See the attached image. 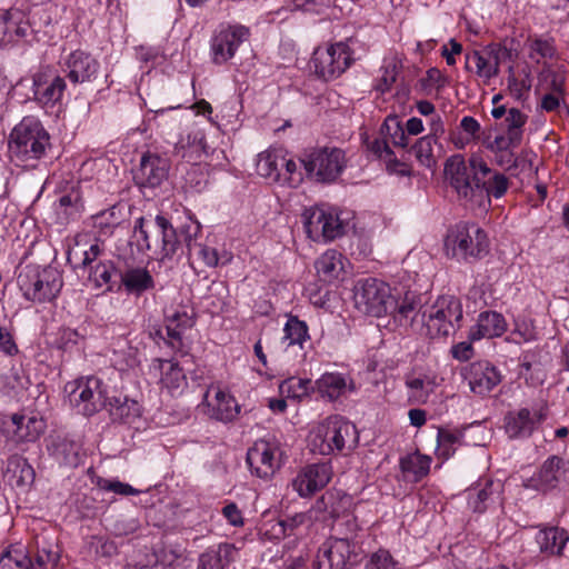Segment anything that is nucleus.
I'll return each mask as SVG.
<instances>
[{"label": "nucleus", "mask_w": 569, "mask_h": 569, "mask_svg": "<svg viewBox=\"0 0 569 569\" xmlns=\"http://www.w3.org/2000/svg\"><path fill=\"white\" fill-rule=\"evenodd\" d=\"M445 176L459 201L470 210L486 211L490 197L499 199L509 188L508 178L493 171L479 157L469 161L461 156L450 157L445 164Z\"/></svg>", "instance_id": "nucleus-1"}, {"label": "nucleus", "mask_w": 569, "mask_h": 569, "mask_svg": "<svg viewBox=\"0 0 569 569\" xmlns=\"http://www.w3.org/2000/svg\"><path fill=\"white\" fill-rule=\"evenodd\" d=\"M133 238L140 251L159 252L161 259L171 258L180 247L179 232L163 216L153 220L140 217L133 228Z\"/></svg>", "instance_id": "nucleus-2"}, {"label": "nucleus", "mask_w": 569, "mask_h": 569, "mask_svg": "<svg viewBox=\"0 0 569 569\" xmlns=\"http://www.w3.org/2000/svg\"><path fill=\"white\" fill-rule=\"evenodd\" d=\"M443 250L457 261L481 259L489 252V239L477 223L461 221L448 230Z\"/></svg>", "instance_id": "nucleus-3"}, {"label": "nucleus", "mask_w": 569, "mask_h": 569, "mask_svg": "<svg viewBox=\"0 0 569 569\" xmlns=\"http://www.w3.org/2000/svg\"><path fill=\"white\" fill-rule=\"evenodd\" d=\"M50 146V136L33 117L23 118L10 134L9 150L12 159L26 163L39 160Z\"/></svg>", "instance_id": "nucleus-4"}, {"label": "nucleus", "mask_w": 569, "mask_h": 569, "mask_svg": "<svg viewBox=\"0 0 569 569\" xmlns=\"http://www.w3.org/2000/svg\"><path fill=\"white\" fill-rule=\"evenodd\" d=\"M358 442L356 426L341 416H331L311 432V446L320 455H332L351 450Z\"/></svg>", "instance_id": "nucleus-5"}, {"label": "nucleus", "mask_w": 569, "mask_h": 569, "mask_svg": "<svg viewBox=\"0 0 569 569\" xmlns=\"http://www.w3.org/2000/svg\"><path fill=\"white\" fill-rule=\"evenodd\" d=\"M462 305L455 296H440L421 315L422 328L432 339L456 332L462 321Z\"/></svg>", "instance_id": "nucleus-6"}, {"label": "nucleus", "mask_w": 569, "mask_h": 569, "mask_svg": "<svg viewBox=\"0 0 569 569\" xmlns=\"http://www.w3.org/2000/svg\"><path fill=\"white\" fill-rule=\"evenodd\" d=\"M64 391L70 406L79 415L90 417L107 407V391L98 377L70 381L64 386Z\"/></svg>", "instance_id": "nucleus-7"}, {"label": "nucleus", "mask_w": 569, "mask_h": 569, "mask_svg": "<svg viewBox=\"0 0 569 569\" xmlns=\"http://www.w3.org/2000/svg\"><path fill=\"white\" fill-rule=\"evenodd\" d=\"M353 301L359 311L372 317L387 315L395 306L390 287L376 278L357 281L353 288Z\"/></svg>", "instance_id": "nucleus-8"}, {"label": "nucleus", "mask_w": 569, "mask_h": 569, "mask_svg": "<svg viewBox=\"0 0 569 569\" xmlns=\"http://www.w3.org/2000/svg\"><path fill=\"white\" fill-rule=\"evenodd\" d=\"M343 212L333 208L315 207L305 213V229L313 241H331L346 232Z\"/></svg>", "instance_id": "nucleus-9"}, {"label": "nucleus", "mask_w": 569, "mask_h": 569, "mask_svg": "<svg viewBox=\"0 0 569 569\" xmlns=\"http://www.w3.org/2000/svg\"><path fill=\"white\" fill-rule=\"evenodd\" d=\"M309 176L319 182H333L347 167V158L339 148H319L310 151L301 160Z\"/></svg>", "instance_id": "nucleus-10"}, {"label": "nucleus", "mask_w": 569, "mask_h": 569, "mask_svg": "<svg viewBox=\"0 0 569 569\" xmlns=\"http://www.w3.org/2000/svg\"><path fill=\"white\" fill-rule=\"evenodd\" d=\"M17 281L23 296L38 302L53 299L61 288V280L53 270L40 271L29 266L19 273Z\"/></svg>", "instance_id": "nucleus-11"}, {"label": "nucleus", "mask_w": 569, "mask_h": 569, "mask_svg": "<svg viewBox=\"0 0 569 569\" xmlns=\"http://www.w3.org/2000/svg\"><path fill=\"white\" fill-rule=\"evenodd\" d=\"M352 61L350 48L343 42H338L327 48H317L312 54L310 68L319 78L328 81L341 76Z\"/></svg>", "instance_id": "nucleus-12"}, {"label": "nucleus", "mask_w": 569, "mask_h": 569, "mask_svg": "<svg viewBox=\"0 0 569 569\" xmlns=\"http://www.w3.org/2000/svg\"><path fill=\"white\" fill-rule=\"evenodd\" d=\"M547 416L548 409L543 405L511 410L503 418L505 432L510 439L529 438Z\"/></svg>", "instance_id": "nucleus-13"}, {"label": "nucleus", "mask_w": 569, "mask_h": 569, "mask_svg": "<svg viewBox=\"0 0 569 569\" xmlns=\"http://www.w3.org/2000/svg\"><path fill=\"white\" fill-rule=\"evenodd\" d=\"M249 37V29L240 24H221L210 40V58L214 64L228 62L239 46Z\"/></svg>", "instance_id": "nucleus-14"}, {"label": "nucleus", "mask_w": 569, "mask_h": 569, "mask_svg": "<svg viewBox=\"0 0 569 569\" xmlns=\"http://www.w3.org/2000/svg\"><path fill=\"white\" fill-rule=\"evenodd\" d=\"M282 450L278 443L258 440L247 452V463L259 478L271 477L281 466Z\"/></svg>", "instance_id": "nucleus-15"}, {"label": "nucleus", "mask_w": 569, "mask_h": 569, "mask_svg": "<svg viewBox=\"0 0 569 569\" xmlns=\"http://www.w3.org/2000/svg\"><path fill=\"white\" fill-rule=\"evenodd\" d=\"M355 549L348 537L327 539L319 548L313 569H350Z\"/></svg>", "instance_id": "nucleus-16"}, {"label": "nucleus", "mask_w": 569, "mask_h": 569, "mask_svg": "<svg viewBox=\"0 0 569 569\" xmlns=\"http://www.w3.org/2000/svg\"><path fill=\"white\" fill-rule=\"evenodd\" d=\"M560 485H569V468L557 456L547 459L539 471L523 482L526 488L541 491L553 489Z\"/></svg>", "instance_id": "nucleus-17"}, {"label": "nucleus", "mask_w": 569, "mask_h": 569, "mask_svg": "<svg viewBox=\"0 0 569 569\" xmlns=\"http://www.w3.org/2000/svg\"><path fill=\"white\" fill-rule=\"evenodd\" d=\"M462 376L470 390L478 396H486L501 382L499 370L488 361H477L462 370Z\"/></svg>", "instance_id": "nucleus-18"}, {"label": "nucleus", "mask_w": 569, "mask_h": 569, "mask_svg": "<svg viewBox=\"0 0 569 569\" xmlns=\"http://www.w3.org/2000/svg\"><path fill=\"white\" fill-rule=\"evenodd\" d=\"M331 476L332 470L328 463H313L302 468L291 485L300 497H309L327 486Z\"/></svg>", "instance_id": "nucleus-19"}, {"label": "nucleus", "mask_w": 569, "mask_h": 569, "mask_svg": "<svg viewBox=\"0 0 569 569\" xmlns=\"http://www.w3.org/2000/svg\"><path fill=\"white\" fill-rule=\"evenodd\" d=\"M29 33V17L23 10L10 8L0 14V46L13 44Z\"/></svg>", "instance_id": "nucleus-20"}, {"label": "nucleus", "mask_w": 569, "mask_h": 569, "mask_svg": "<svg viewBox=\"0 0 569 569\" xmlns=\"http://www.w3.org/2000/svg\"><path fill=\"white\" fill-rule=\"evenodd\" d=\"M67 77L73 83L92 81L97 78L100 63L90 53L74 50L67 56L63 62Z\"/></svg>", "instance_id": "nucleus-21"}, {"label": "nucleus", "mask_w": 569, "mask_h": 569, "mask_svg": "<svg viewBox=\"0 0 569 569\" xmlns=\"http://www.w3.org/2000/svg\"><path fill=\"white\" fill-rule=\"evenodd\" d=\"M204 402L208 408V415L220 421H231L240 410L234 398L216 386H211L207 390Z\"/></svg>", "instance_id": "nucleus-22"}, {"label": "nucleus", "mask_w": 569, "mask_h": 569, "mask_svg": "<svg viewBox=\"0 0 569 569\" xmlns=\"http://www.w3.org/2000/svg\"><path fill=\"white\" fill-rule=\"evenodd\" d=\"M194 325V312L192 308L178 306L166 315V329L168 345L173 349L182 346V335Z\"/></svg>", "instance_id": "nucleus-23"}, {"label": "nucleus", "mask_w": 569, "mask_h": 569, "mask_svg": "<svg viewBox=\"0 0 569 569\" xmlns=\"http://www.w3.org/2000/svg\"><path fill=\"white\" fill-rule=\"evenodd\" d=\"M351 499L349 496L339 492L328 491L322 495L310 509V515L315 520L327 522L331 519H340L347 511Z\"/></svg>", "instance_id": "nucleus-24"}, {"label": "nucleus", "mask_w": 569, "mask_h": 569, "mask_svg": "<svg viewBox=\"0 0 569 569\" xmlns=\"http://www.w3.org/2000/svg\"><path fill=\"white\" fill-rule=\"evenodd\" d=\"M317 391L321 397L330 401L345 397L348 392L357 390L353 379L341 372H325L315 382Z\"/></svg>", "instance_id": "nucleus-25"}, {"label": "nucleus", "mask_w": 569, "mask_h": 569, "mask_svg": "<svg viewBox=\"0 0 569 569\" xmlns=\"http://www.w3.org/2000/svg\"><path fill=\"white\" fill-rule=\"evenodd\" d=\"M9 421L13 428L12 433L16 442H33L43 435L47 428L46 421L34 413H13Z\"/></svg>", "instance_id": "nucleus-26"}, {"label": "nucleus", "mask_w": 569, "mask_h": 569, "mask_svg": "<svg viewBox=\"0 0 569 569\" xmlns=\"http://www.w3.org/2000/svg\"><path fill=\"white\" fill-rule=\"evenodd\" d=\"M66 88V80L60 76L48 80L46 73L38 72L33 77L34 99L44 107L58 103L62 99Z\"/></svg>", "instance_id": "nucleus-27"}, {"label": "nucleus", "mask_w": 569, "mask_h": 569, "mask_svg": "<svg viewBox=\"0 0 569 569\" xmlns=\"http://www.w3.org/2000/svg\"><path fill=\"white\" fill-rule=\"evenodd\" d=\"M169 162L156 153H146L141 157L137 178L142 186L157 187L168 176Z\"/></svg>", "instance_id": "nucleus-28"}, {"label": "nucleus", "mask_w": 569, "mask_h": 569, "mask_svg": "<svg viewBox=\"0 0 569 569\" xmlns=\"http://www.w3.org/2000/svg\"><path fill=\"white\" fill-rule=\"evenodd\" d=\"M507 330V322L501 313L485 311L478 316L477 322L470 328L469 338L472 341L491 339L502 336Z\"/></svg>", "instance_id": "nucleus-29"}, {"label": "nucleus", "mask_w": 569, "mask_h": 569, "mask_svg": "<svg viewBox=\"0 0 569 569\" xmlns=\"http://www.w3.org/2000/svg\"><path fill=\"white\" fill-rule=\"evenodd\" d=\"M121 284L128 295L140 297L154 288L150 271L144 267H130L120 273Z\"/></svg>", "instance_id": "nucleus-30"}, {"label": "nucleus", "mask_w": 569, "mask_h": 569, "mask_svg": "<svg viewBox=\"0 0 569 569\" xmlns=\"http://www.w3.org/2000/svg\"><path fill=\"white\" fill-rule=\"evenodd\" d=\"M237 555V549L231 543H220L207 549L199 556L197 569H226Z\"/></svg>", "instance_id": "nucleus-31"}, {"label": "nucleus", "mask_w": 569, "mask_h": 569, "mask_svg": "<svg viewBox=\"0 0 569 569\" xmlns=\"http://www.w3.org/2000/svg\"><path fill=\"white\" fill-rule=\"evenodd\" d=\"M113 421L132 423L141 415V407L138 401L127 396L107 397V407Z\"/></svg>", "instance_id": "nucleus-32"}, {"label": "nucleus", "mask_w": 569, "mask_h": 569, "mask_svg": "<svg viewBox=\"0 0 569 569\" xmlns=\"http://www.w3.org/2000/svg\"><path fill=\"white\" fill-rule=\"evenodd\" d=\"M152 369L160 372L161 385L171 393L181 391L187 385L182 369L172 360L154 359Z\"/></svg>", "instance_id": "nucleus-33"}, {"label": "nucleus", "mask_w": 569, "mask_h": 569, "mask_svg": "<svg viewBox=\"0 0 569 569\" xmlns=\"http://www.w3.org/2000/svg\"><path fill=\"white\" fill-rule=\"evenodd\" d=\"M310 339L308 326L305 321L296 316H289L283 327V336L281 338V346L284 351L290 348H298L303 350L305 343Z\"/></svg>", "instance_id": "nucleus-34"}, {"label": "nucleus", "mask_w": 569, "mask_h": 569, "mask_svg": "<svg viewBox=\"0 0 569 569\" xmlns=\"http://www.w3.org/2000/svg\"><path fill=\"white\" fill-rule=\"evenodd\" d=\"M284 163L286 157L281 150H268L258 156L257 172L271 182H278Z\"/></svg>", "instance_id": "nucleus-35"}, {"label": "nucleus", "mask_w": 569, "mask_h": 569, "mask_svg": "<svg viewBox=\"0 0 569 569\" xmlns=\"http://www.w3.org/2000/svg\"><path fill=\"white\" fill-rule=\"evenodd\" d=\"M316 270L325 282H332L343 273V257L336 250H327L316 261Z\"/></svg>", "instance_id": "nucleus-36"}, {"label": "nucleus", "mask_w": 569, "mask_h": 569, "mask_svg": "<svg viewBox=\"0 0 569 569\" xmlns=\"http://www.w3.org/2000/svg\"><path fill=\"white\" fill-rule=\"evenodd\" d=\"M569 540V535L565 529L550 527L540 530L536 536V541L541 552L547 555H561L562 549Z\"/></svg>", "instance_id": "nucleus-37"}, {"label": "nucleus", "mask_w": 569, "mask_h": 569, "mask_svg": "<svg viewBox=\"0 0 569 569\" xmlns=\"http://www.w3.org/2000/svg\"><path fill=\"white\" fill-rule=\"evenodd\" d=\"M500 485L487 480L483 487H476L468 491V507L478 513L487 510L489 505L499 496Z\"/></svg>", "instance_id": "nucleus-38"}, {"label": "nucleus", "mask_w": 569, "mask_h": 569, "mask_svg": "<svg viewBox=\"0 0 569 569\" xmlns=\"http://www.w3.org/2000/svg\"><path fill=\"white\" fill-rule=\"evenodd\" d=\"M430 463V457L415 452L400 459V469L407 480L418 482L428 475Z\"/></svg>", "instance_id": "nucleus-39"}, {"label": "nucleus", "mask_w": 569, "mask_h": 569, "mask_svg": "<svg viewBox=\"0 0 569 569\" xmlns=\"http://www.w3.org/2000/svg\"><path fill=\"white\" fill-rule=\"evenodd\" d=\"M53 459L61 466L74 468L80 463V446L68 439H57L49 448Z\"/></svg>", "instance_id": "nucleus-40"}, {"label": "nucleus", "mask_w": 569, "mask_h": 569, "mask_svg": "<svg viewBox=\"0 0 569 569\" xmlns=\"http://www.w3.org/2000/svg\"><path fill=\"white\" fill-rule=\"evenodd\" d=\"M110 360L117 370L128 371L140 365V355L137 348L122 339L117 342Z\"/></svg>", "instance_id": "nucleus-41"}, {"label": "nucleus", "mask_w": 569, "mask_h": 569, "mask_svg": "<svg viewBox=\"0 0 569 569\" xmlns=\"http://www.w3.org/2000/svg\"><path fill=\"white\" fill-rule=\"evenodd\" d=\"M470 63H473L476 67V74L486 81L497 77L499 74V69L495 67L491 62V59L486 50V48L481 50H475L471 53L466 56V68L468 69Z\"/></svg>", "instance_id": "nucleus-42"}, {"label": "nucleus", "mask_w": 569, "mask_h": 569, "mask_svg": "<svg viewBox=\"0 0 569 569\" xmlns=\"http://www.w3.org/2000/svg\"><path fill=\"white\" fill-rule=\"evenodd\" d=\"M389 312L393 313L395 319L401 326L415 327L419 313V303L413 295H406L400 303L395 300V306Z\"/></svg>", "instance_id": "nucleus-43"}, {"label": "nucleus", "mask_w": 569, "mask_h": 569, "mask_svg": "<svg viewBox=\"0 0 569 569\" xmlns=\"http://www.w3.org/2000/svg\"><path fill=\"white\" fill-rule=\"evenodd\" d=\"M406 386L410 390V397L418 402H426L428 397L437 388V378L430 375L411 377L406 380Z\"/></svg>", "instance_id": "nucleus-44"}, {"label": "nucleus", "mask_w": 569, "mask_h": 569, "mask_svg": "<svg viewBox=\"0 0 569 569\" xmlns=\"http://www.w3.org/2000/svg\"><path fill=\"white\" fill-rule=\"evenodd\" d=\"M33 561L21 546H11L0 557V569H32Z\"/></svg>", "instance_id": "nucleus-45"}, {"label": "nucleus", "mask_w": 569, "mask_h": 569, "mask_svg": "<svg viewBox=\"0 0 569 569\" xmlns=\"http://www.w3.org/2000/svg\"><path fill=\"white\" fill-rule=\"evenodd\" d=\"M93 227L101 236H111L113 230L121 223L122 213L117 206L92 216Z\"/></svg>", "instance_id": "nucleus-46"}, {"label": "nucleus", "mask_w": 569, "mask_h": 569, "mask_svg": "<svg viewBox=\"0 0 569 569\" xmlns=\"http://www.w3.org/2000/svg\"><path fill=\"white\" fill-rule=\"evenodd\" d=\"M191 257H197L206 267L216 268L219 264L226 266L231 262L233 256L231 252L223 250L218 252L214 248L200 243L194 248Z\"/></svg>", "instance_id": "nucleus-47"}, {"label": "nucleus", "mask_w": 569, "mask_h": 569, "mask_svg": "<svg viewBox=\"0 0 569 569\" xmlns=\"http://www.w3.org/2000/svg\"><path fill=\"white\" fill-rule=\"evenodd\" d=\"M436 143L437 139H433L432 136H425L418 139L412 147V152L418 162L428 169H432L437 163L433 152V147Z\"/></svg>", "instance_id": "nucleus-48"}, {"label": "nucleus", "mask_w": 569, "mask_h": 569, "mask_svg": "<svg viewBox=\"0 0 569 569\" xmlns=\"http://www.w3.org/2000/svg\"><path fill=\"white\" fill-rule=\"evenodd\" d=\"M204 136L201 132H196L193 136L188 134L187 143L181 139L176 144L174 151L182 159L191 161L193 159V153H197V158H199L200 153L204 151Z\"/></svg>", "instance_id": "nucleus-49"}, {"label": "nucleus", "mask_w": 569, "mask_h": 569, "mask_svg": "<svg viewBox=\"0 0 569 569\" xmlns=\"http://www.w3.org/2000/svg\"><path fill=\"white\" fill-rule=\"evenodd\" d=\"M310 379H298L295 377L283 380L279 386L280 395L291 399H302L309 395Z\"/></svg>", "instance_id": "nucleus-50"}, {"label": "nucleus", "mask_w": 569, "mask_h": 569, "mask_svg": "<svg viewBox=\"0 0 569 569\" xmlns=\"http://www.w3.org/2000/svg\"><path fill=\"white\" fill-rule=\"evenodd\" d=\"M461 432L440 429L437 436L438 455L445 459L450 458L455 453L457 447L461 443Z\"/></svg>", "instance_id": "nucleus-51"}, {"label": "nucleus", "mask_w": 569, "mask_h": 569, "mask_svg": "<svg viewBox=\"0 0 569 569\" xmlns=\"http://www.w3.org/2000/svg\"><path fill=\"white\" fill-rule=\"evenodd\" d=\"M32 561V569H53L59 561L58 547L47 542L38 546L36 558Z\"/></svg>", "instance_id": "nucleus-52"}, {"label": "nucleus", "mask_w": 569, "mask_h": 569, "mask_svg": "<svg viewBox=\"0 0 569 569\" xmlns=\"http://www.w3.org/2000/svg\"><path fill=\"white\" fill-rule=\"evenodd\" d=\"M113 273L114 266L111 262H99L91 269L89 281L92 282L96 288L106 286V290L111 291Z\"/></svg>", "instance_id": "nucleus-53"}, {"label": "nucleus", "mask_w": 569, "mask_h": 569, "mask_svg": "<svg viewBox=\"0 0 569 569\" xmlns=\"http://www.w3.org/2000/svg\"><path fill=\"white\" fill-rule=\"evenodd\" d=\"M390 138L391 142L397 147H407L408 137L405 129L401 127L397 117H388L382 126V132Z\"/></svg>", "instance_id": "nucleus-54"}, {"label": "nucleus", "mask_w": 569, "mask_h": 569, "mask_svg": "<svg viewBox=\"0 0 569 569\" xmlns=\"http://www.w3.org/2000/svg\"><path fill=\"white\" fill-rule=\"evenodd\" d=\"M398 74V64L395 59L385 60L381 67V76L377 80L376 89L381 93L390 90Z\"/></svg>", "instance_id": "nucleus-55"}, {"label": "nucleus", "mask_w": 569, "mask_h": 569, "mask_svg": "<svg viewBox=\"0 0 569 569\" xmlns=\"http://www.w3.org/2000/svg\"><path fill=\"white\" fill-rule=\"evenodd\" d=\"M96 485L100 490L110 491L120 496H137L140 493V490L117 479H106L99 477L96 481Z\"/></svg>", "instance_id": "nucleus-56"}, {"label": "nucleus", "mask_w": 569, "mask_h": 569, "mask_svg": "<svg viewBox=\"0 0 569 569\" xmlns=\"http://www.w3.org/2000/svg\"><path fill=\"white\" fill-rule=\"evenodd\" d=\"M366 569H400L397 560L393 559L391 553L386 549H379L371 553Z\"/></svg>", "instance_id": "nucleus-57"}, {"label": "nucleus", "mask_w": 569, "mask_h": 569, "mask_svg": "<svg viewBox=\"0 0 569 569\" xmlns=\"http://www.w3.org/2000/svg\"><path fill=\"white\" fill-rule=\"evenodd\" d=\"M527 122V116L523 114L520 110L516 108H511L508 110V113L505 118L506 132L515 133L518 138L522 139L523 134V126Z\"/></svg>", "instance_id": "nucleus-58"}, {"label": "nucleus", "mask_w": 569, "mask_h": 569, "mask_svg": "<svg viewBox=\"0 0 569 569\" xmlns=\"http://www.w3.org/2000/svg\"><path fill=\"white\" fill-rule=\"evenodd\" d=\"M485 48L491 59V62L499 70L500 64L502 62H506L508 60L512 61L516 58V53H513L512 49L507 48L505 44L501 43H491Z\"/></svg>", "instance_id": "nucleus-59"}, {"label": "nucleus", "mask_w": 569, "mask_h": 569, "mask_svg": "<svg viewBox=\"0 0 569 569\" xmlns=\"http://www.w3.org/2000/svg\"><path fill=\"white\" fill-rule=\"evenodd\" d=\"M302 181L301 172L298 170V164L292 159L286 158V163L283 164L281 179H279L278 183L288 184L289 187H297Z\"/></svg>", "instance_id": "nucleus-60"}, {"label": "nucleus", "mask_w": 569, "mask_h": 569, "mask_svg": "<svg viewBox=\"0 0 569 569\" xmlns=\"http://www.w3.org/2000/svg\"><path fill=\"white\" fill-rule=\"evenodd\" d=\"M200 231L198 224H186L180 228L179 238L180 246L183 243L187 247L188 253L193 254L194 248L200 243L197 242V236Z\"/></svg>", "instance_id": "nucleus-61"}, {"label": "nucleus", "mask_w": 569, "mask_h": 569, "mask_svg": "<svg viewBox=\"0 0 569 569\" xmlns=\"http://www.w3.org/2000/svg\"><path fill=\"white\" fill-rule=\"evenodd\" d=\"M522 139L515 133L503 132L491 142V149L496 151H510L520 146Z\"/></svg>", "instance_id": "nucleus-62"}, {"label": "nucleus", "mask_w": 569, "mask_h": 569, "mask_svg": "<svg viewBox=\"0 0 569 569\" xmlns=\"http://www.w3.org/2000/svg\"><path fill=\"white\" fill-rule=\"evenodd\" d=\"M555 54L553 46L542 39L533 40L529 46V57L539 61L540 58H552Z\"/></svg>", "instance_id": "nucleus-63"}, {"label": "nucleus", "mask_w": 569, "mask_h": 569, "mask_svg": "<svg viewBox=\"0 0 569 569\" xmlns=\"http://www.w3.org/2000/svg\"><path fill=\"white\" fill-rule=\"evenodd\" d=\"M336 528L339 532L345 533V537H348L349 542H351L352 537L359 529V525L352 513L343 512L340 519H338Z\"/></svg>", "instance_id": "nucleus-64"}]
</instances>
